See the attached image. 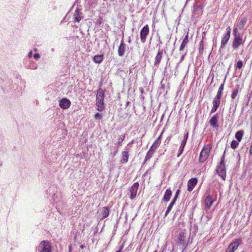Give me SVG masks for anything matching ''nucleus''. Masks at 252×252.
I'll use <instances>...</instances> for the list:
<instances>
[{"label": "nucleus", "instance_id": "nucleus-23", "mask_svg": "<svg viewBox=\"0 0 252 252\" xmlns=\"http://www.w3.org/2000/svg\"><path fill=\"white\" fill-rule=\"evenodd\" d=\"M160 138L161 135L157 139V140L154 142L152 146L151 147V149L156 151L158 147L159 146L160 144Z\"/></svg>", "mask_w": 252, "mask_h": 252}, {"label": "nucleus", "instance_id": "nucleus-30", "mask_svg": "<svg viewBox=\"0 0 252 252\" xmlns=\"http://www.w3.org/2000/svg\"><path fill=\"white\" fill-rule=\"evenodd\" d=\"M125 138V134H123V135H120V136L118 138V142H117L118 147H120L121 146L122 143L124 140Z\"/></svg>", "mask_w": 252, "mask_h": 252}, {"label": "nucleus", "instance_id": "nucleus-22", "mask_svg": "<svg viewBox=\"0 0 252 252\" xmlns=\"http://www.w3.org/2000/svg\"><path fill=\"white\" fill-rule=\"evenodd\" d=\"M189 42V34L188 33L187 34V35L185 36V38H184L181 45L180 47V51H181L184 49L185 47L187 46L188 42Z\"/></svg>", "mask_w": 252, "mask_h": 252}, {"label": "nucleus", "instance_id": "nucleus-37", "mask_svg": "<svg viewBox=\"0 0 252 252\" xmlns=\"http://www.w3.org/2000/svg\"><path fill=\"white\" fill-rule=\"evenodd\" d=\"M180 193V190L179 189H177V191H176L175 196L173 200H175V201H176V200L178 198V195H179Z\"/></svg>", "mask_w": 252, "mask_h": 252}, {"label": "nucleus", "instance_id": "nucleus-33", "mask_svg": "<svg viewBox=\"0 0 252 252\" xmlns=\"http://www.w3.org/2000/svg\"><path fill=\"white\" fill-rule=\"evenodd\" d=\"M243 65V62L241 60H239L236 63V68L238 69H241Z\"/></svg>", "mask_w": 252, "mask_h": 252}, {"label": "nucleus", "instance_id": "nucleus-31", "mask_svg": "<svg viewBox=\"0 0 252 252\" xmlns=\"http://www.w3.org/2000/svg\"><path fill=\"white\" fill-rule=\"evenodd\" d=\"M238 93V89H236L233 91L232 94L231 95V97L232 99H234L236 96L237 95Z\"/></svg>", "mask_w": 252, "mask_h": 252}, {"label": "nucleus", "instance_id": "nucleus-28", "mask_svg": "<svg viewBox=\"0 0 252 252\" xmlns=\"http://www.w3.org/2000/svg\"><path fill=\"white\" fill-rule=\"evenodd\" d=\"M186 143L187 142H185V140H183L182 141L181 144L180 146V148L179 150V153L177 156L178 157H179L182 154L184 149V147L186 144Z\"/></svg>", "mask_w": 252, "mask_h": 252}, {"label": "nucleus", "instance_id": "nucleus-12", "mask_svg": "<svg viewBox=\"0 0 252 252\" xmlns=\"http://www.w3.org/2000/svg\"><path fill=\"white\" fill-rule=\"evenodd\" d=\"M247 22V18L246 17H241L237 22V27L236 28L239 30L243 29Z\"/></svg>", "mask_w": 252, "mask_h": 252}, {"label": "nucleus", "instance_id": "nucleus-41", "mask_svg": "<svg viewBox=\"0 0 252 252\" xmlns=\"http://www.w3.org/2000/svg\"><path fill=\"white\" fill-rule=\"evenodd\" d=\"M33 58L37 60L38 59V58H40V55L39 54L37 53V54H35L34 55H33Z\"/></svg>", "mask_w": 252, "mask_h": 252}, {"label": "nucleus", "instance_id": "nucleus-6", "mask_svg": "<svg viewBox=\"0 0 252 252\" xmlns=\"http://www.w3.org/2000/svg\"><path fill=\"white\" fill-rule=\"evenodd\" d=\"M179 243L183 246V252L188 245V238L184 232H182L179 233Z\"/></svg>", "mask_w": 252, "mask_h": 252}, {"label": "nucleus", "instance_id": "nucleus-8", "mask_svg": "<svg viewBox=\"0 0 252 252\" xmlns=\"http://www.w3.org/2000/svg\"><path fill=\"white\" fill-rule=\"evenodd\" d=\"M224 153L221 157L219 165L216 169L217 173H226V167L224 163Z\"/></svg>", "mask_w": 252, "mask_h": 252}, {"label": "nucleus", "instance_id": "nucleus-9", "mask_svg": "<svg viewBox=\"0 0 252 252\" xmlns=\"http://www.w3.org/2000/svg\"><path fill=\"white\" fill-rule=\"evenodd\" d=\"M71 105L70 101L66 98H63L60 100L59 105L61 108L63 109H66L68 108Z\"/></svg>", "mask_w": 252, "mask_h": 252}, {"label": "nucleus", "instance_id": "nucleus-1", "mask_svg": "<svg viewBox=\"0 0 252 252\" xmlns=\"http://www.w3.org/2000/svg\"><path fill=\"white\" fill-rule=\"evenodd\" d=\"M233 35L234 38L232 41V47L233 49H238L240 45L243 44L244 41L243 40V37L238 31L237 28L233 29Z\"/></svg>", "mask_w": 252, "mask_h": 252}, {"label": "nucleus", "instance_id": "nucleus-38", "mask_svg": "<svg viewBox=\"0 0 252 252\" xmlns=\"http://www.w3.org/2000/svg\"><path fill=\"white\" fill-rule=\"evenodd\" d=\"M224 89V83L221 84L220 86L219 87V91H221L223 92V90Z\"/></svg>", "mask_w": 252, "mask_h": 252}, {"label": "nucleus", "instance_id": "nucleus-24", "mask_svg": "<svg viewBox=\"0 0 252 252\" xmlns=\"http://www.w3.org/2000/svg\"><path fill=\"white\" fill-rule=\"evenodd\" d=\"M129 154L128 151H123L122 152V157L121 161L124 163L127 162L128 161Z\"/></svg>", "mask_w": 252, "mask_h": 252}, {"label": "nucleus", "instance_id": "nucleus-16", "mask_svg": "<svg viewBox=\"0 0 252 252\" xmlns=\"http://www.w3.org/2000/svg\"><path fill=\"white\" fill-rule=\"evenodd\" d=\"M126 47V44L124 43L123 39L122 40L118 51L119 56L122 57L124 55Z\"/></svg>", "mask_w": 252, "mask_h": 252}, {"label": "nucleus", "instance_id": "nucleus-15", "mask_svg": "<svg viewBox=\"0 0 252 252\" xmlns=\"http://www.w3.org/2000/svg\"><path fill=\"white\" fill-rule=\"evenodd\" d=\"M214 202V200L212 197L210 195H208L205 199H204V204L206 210H209L210 209L213 203Z\"/></svg>", "mask_w": 252, "mask_h": 252}, {"label": "nucleus", "instance_id": "nucleus-2", "mask_svg": "<svg viewBox=\"0 0 252 252\" xmlns=\"http://www.w3.org/2000/svg\"><path fill=\"white\" fill-rule=\"evenodd\" d=\"M104 93L102 89H99L97 91L96 96V105L97 107V110L99 111H102L104 110Z\"/></svg>", "mask_w": 252, "mask_h": 252}, {"label": "nucleus", "instance_id": "nucleus-44", "mask_svg": "<svg viewBox=\"0 0 252 252\" xmlns=\"http://www.w3.org/2000/svg\"><path fill=\"white\" fill-rule=\"evenodd\" d=\"M36 67H36V66H35V65H32V67H31L30 68H31V69H34L36 68Z\"/></svg>", "mask_w": 252, "mask_h": 252}, {"label": "nucleus", "instance_id": "nucleus-40", "mask_svg": "<svg viewBox=\"0 0 252 252\" xmlns=\"http://www.w3.org/2000/svg\"><path fill=\"white\" fill-rule=\"evenodd\" d=\"M220 178L223 180H225L226 177V174H218Z\"/></svg>", "mask_w": 252, "mask_h": 252}, {"label": "nucleus", "instance_id": "nucleus-42", "mask_svg": "<svg viewBox=\"0 0 252 252\" xmlns=\"http://www.w3.org/2000/svg\"><path fill=\"white\" fill-rule=\"evenodd\" d=\"M32 52H29L28 54V57L31 58L32 57Z\"/></svg>", "mask_w": 252, "mask_h": 252}, {"label": "nucleus", "instance_id": "nucleus-3", "mask_svg": "<svg viewBox=\"0 0 252 252\" xmlns=\"http://www.w3.org/2000/svg\"><path fill=\"white\" fill-rule=\"evenodd\" d=\"M211 149L212 145L211 144L206 145L204 146L200 154L199 158L200 162H204L206 161L210 155Z\"/></svg>", "mask_w": 252, "mask_h": 252}, {"label": "nucleus", "instance_id": "nucleus-45", "mask_svg": "<svg viewBox=\"0 0 252 252\" xmlns=\"http://www.w3.org/2000/svg\"><path fill=\"white\" fill-rule=\"evenodd\" d=\"M199 9V7L197 6V7H194V9L196 10V9Z\"/></svg>", "mask_w": 252, "mask_h": 252}, {"label": "nucleus", "instance_id": "nucleus-46", "mask_svg": "<svg viewBox=\"0 0 252 252\" xmlns=\"http://www.w3.org/2000/svg\"><path fill=\"white\" fill-rule=\"evenodd\" d=\"M2 162H1V161L0 160V167H1L2 166Z\"/></svg>", "mask_w": 252, "mask_h": 252}, {"label": "nucleus", "instance_id": "nucleus-26", "mask_svg": "<svg viewBox=\"0 0 252 252\" xmlns=\"http://www.w3.org/2000/svg\"><path fill=\"white\" fill-rule=\"evenodd\" d=\"M103 57L102 55H95L93 59L94 62L97 63H100L103 60Z\"/></svg>", "mask_w": 252, "mask_h": 252}, {"label": "nucleus", "instance_id": "nucleus-11", "mask_svg": "<svg viewBox=\"0 0 252 252\" xmlns=\"http://www.w3.org/2000/svg\"><path fill=\"white\" fill-rule=\"evenodd\" d=\"M239 243L238 240L232 242L230 244L226 250V252H234L238 247Z\"/></svg>", "mask_w": 252, "mask_h": 252}, {"label": "nucleus", "instance_id": "nucleus-20", "mask_svg": "<svg viewBox=\"0 0 252 252\" xmlns=\"http://www.w3.org/2000/svg\"><path fill=\"white\" fill-rule=\"evenodd\" d=\"M81 13L80 12L79 8H77L74 13V21L79 22L82 19V16H81Z\"/></svg>", "mask_w": 252, "mask_h": 252}, {"label": "nucleus", "instance_id": "nucleus-35", "mask_svg": "<svg viewBox=\"0 0 252 252\" xmlns=\"http://www.w3.org/2000/svg\"><path fill=\"white\" fill-rule=\"evenodd\" d=\"M222 94V91L218 90L217 92V94L215 96V98L220 100V97Z\"/></svg>", "mask_w": 252, "mask_h": 252}, {"label": "nucleus", "instance_id": "nucleus-27", "mask_svg": "<svg viewBox=\"0 0 252 252\" xmlns=\"http://www.w3.org/2000/svg\"><path fill=\"white\" fill-rule=\"evenodd\" d=\"M243 134H244V132L243 130H239L236 133L235 137L239 142L241 141V140L242 138Z\"/></svg>", "mask_w": 252, "mask_h": 252}, {"label": "nucleus", "instance_id": "nucleus-18", "mask_svg": "<svg viewBox=\"0 0 252 252\" xmlns=\"http://www.w3.org/2000/svg\"><path fill=\"white\" fill-rule=\"evenodd\" d=\"M220 100L214 98L213 101V107L211 109V113L215 112L220 104Z\"/></svg>", "mask_w": 252, "mask_h": 252}, {"label": "nucleus", "instance_id": "nucleus-34", "mask_svg": "<svg viewBox=\"0 0 252 252\" xmlns=\"http://www.w3.org/2000/svg\"><path fill=\"white\" fill-rule=\"evenodd\" d=\"M133 140H132L127 144L126 146L125 147V150H126V151H128L130 149L131 147H132V144H133Z\"/></svg>", "mask_w": 252, "mask_h": 252}, {"label": "nucleus", "instance_id": "nucleus-32", "mask_svg": "<svg viewBox=\"0 0 252 252\" xmlns=\"http://www.w3.org/2000/svg\"><path fill=\"white\" fill-rule=\"evenodd\" d=\"M238 146V142L236 140H233L231 143V147L233 149H235Z\"/></svg>", "mask_w": 252, "mask_h": 252}, {"label": "nucleus", "instance_id": "nucleus-4", "mask_svg": "<svg viewBox=\"0 0 252 252\" xmlns=\"http://www.w3.org/2000/svg\"><path fill=\"white\" fill-rule=\"evenodd\" d=\"M38 252H52L50 242L43 240L40 242L37 248Z\"/></svg>", "mask_w": 252, "mask_h": 252}, {"label": "nucleus", "instance_id": "nucleus-47", "mask_svg": "<svg viewBox=\"0 0 252 252\" xmlns=\"http://www.w3.org/2000/svg\"><path fill=\"white\" fill-rule=\"evenodd\" d=\"M80 247H81L82 249H83V247H84V246H83V245H81V246H80Z\"/></svg>", "mask_w": 252, "mask_h": 252}, {"label": "nucleus", "instance_id": "nucleus-21", "mask_svg": "<svg viewBox=\"0 0 252 252\" xmlns=\"http://www.w3.org/2000/svg\"><path fill=\"white\" fill-rule=\"evenodd\" d=\"M172 195V191L170 189H167L164 193L163 200L165 202H168L169 201L171 196Z\"/></svg>", "mask_w": 252, "mask_h": 252}, {"label": "nucleus", "instance_id": "nucleus-17", "mask_svg": "<svg viewBox=\"0 0 252 252\" xmlns=\"http://www.w3.org/2000/svg\"><path fill=\"white\" fill-rule=\"evenodd\" d=\"M162 58V51L159 50L155 57L154 64L155 66H158Z\"/></svg>", "mask_w": 252, "mask_h": 252}, {"label": "nucleus", "instance_id": "nucleus-14", "mask_svg": "<svg viewBox=\"0 0 252 252\" xmlns=\"http://www.w3.org/2000/svg\"><path fill=\"white\" fill-rule=\"evenodd\" d=\"M219 118V115L218 114H216L210 119L209 123L213 127L217 128L219 126V125L218 124Z\"/></svg>", "mask_w": 252, "mask_h": 252}, {"label": "nucleus", "instance_id": "nucleus-39", "mask_svg": "<svg viewBox=\"0 0 252 252\" xmlns=\"http://www.w3.org/2000/svg\"><path fill=\"white\" fill-rule=\"evenodd\" d=\"M188 134H189V133L188 132H187L186 133V134H185L184 135V138L183 140H185V142H187V139H188Z\"/></svg>", "mask_w": 252, "mask_h": 252}, {"label": "nucleus", "instance_id": "nucleus-43", "mask_svg": "<svg viewBox=\"0 0 252 252\" xmlns=\"http://www.w3.org/2000/svg\"><path fill=\"white\" fill-rule=\"evenodd\" d=\"M123 248V246H121V247L120 248L119 250L118 251H116V252H121V251H122V250Z\"/></svg>", "mask_w": 252, "mask_h": 252}, {"label": "nucleus", "instance_id": "nucleus-10", "mask_svg": "<svg viewBox=\"0 0 252 252\" xmlns=\"http://www.w3.org/2000/svg\"><path fill=\"white\" fill-rule=\"evenodd\" d=\"M139 187V183L136 182L133 184L130 189V197L131 199L135 198L137 194V191Z\"/></svg>", "mask_w": 252, "mask_h": 252}, {"label": "nucleus", "instance_id": "nucleus-29", "mask_svg": "<svg viewBox=\"0 0 252 252\" xmlns=\"http://www.w3.org/2000/svg\"><path fill=\"white\" fill-rule=\"evenodd\" d=\"M175 202H176V201H175V200H173L171 201V202L170 203V204H169V205L167 207V210H166V211L165 212V216H166L168 215V214L170 212V211L171 210L173 206L175 204Z\"/></svg>", "mask_w": 252, "mask_h": 252}, {"label": "nucleus", "instance_id": "nucleus-19", "mask_svg": "<svg viewBox=\"0 0 252 252\" xmlns=\"http://www.w3.org/2000/svg\"><path fill=\"white\" fill-rule=\"evenodd\" d=\"M109 212L110 208L109 207H104L100 214L101 219H104L107 217L109 214Z\"/></svg>", "mask_w": 252, "mask_h": 252}, {"label": "nucleus", "instance_id": "nucleus-13", "mask_svg": "<svg viewBox=\"0 0 252 252\" xmlns=\"http://www.w3.org/2000/svg\"><path fill=\"white\" fill-rule=\"evenodd\" d=\"M197 183V179L196 178H193L189 180L188 183V190L189 191H192Z\"/></svg>", "mask_w": 252, "mask_h": 252}, {"label": "nucleus", "instance_id": "nucleus-7", "mask_svg": "<svg viewBox=\"0 0 252 252\" xmlns=\"http://www.w3.org/2000/svg\"><path fill=\"white\" fill-rule=\"evenodd\" d=\"M149 33V27L148 25H145L141 29L140 33L141 41L143 43L146 42L147 35Z\"/></svg>", "mask_w": 252, "mask_h": 252}, {"label": "nucleus", "instance_id": "nucleus-25", "mask_svg": "<svg viewBox=\"0 0 252 252\" xmlns=\"http://www.w3.org/2000/svg\"><path fill=\"white\" fill-rule=\"evenodd\" d=\"M155 152V151L150 148L149 150L148 151V152L147 153L146 156L145 157V162H146L147 161L149 160L152 157Z\"/></svg>", "mask_w": 252, "mask_h": 252}, {"label": "nucleus", "instance_id": "nucleus-36", "mask_svg": "<svg viewBox=\"0 0 252 252\" xmlns=\"http://www.w3.org/2000/svg\"><path fill=\"white\" fill-rule=\"evenodd\" d=\"M94 118L96 120H100L102 118V115L99 113H96L94 115Z\"/></svg>", "mask_w": 252, "mask_h": 252}, {"label": "nucleus", "instance_id": "nucleus-5", "mask_svg": "<svg viewBox=\"0 0 252 252\" xmlns=\"http://www.w3.org/2000/svg\"><path fill=\"white\" fill-rule=\"evenodd\" d=\"M231 29L229 27L226 29V32L221 38L220 49L223 48L227 43L230 37Z\"/></svg>", "mask_w": 252, "mask_h": 252}]
</instances>
